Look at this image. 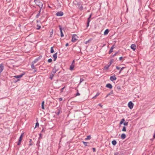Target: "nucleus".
Returning a JSON list of instances; mask_svg holds the SVG:
<instances>
[{"instance_id": "nucleus-11", "label": "nucleus", "mask_w": 155, "mask_h": 155, "mask_svg": "<svg viewBox=\"0 0 155 155\" xmlns=\"http://www.w3.org/2000/svg\"><path fill=\"white\" fill-rule=\"evenodd\" d=\"M24 74H25L24 73L20 75L15 76L14 77L17 78H21Z\"/></svg>"}, {"instance_id": "nucleus-38", "label": "nucleus", "mask_w": 155, "mask_h": 155, "mask_svg": "<svg viewBox=\"0 0 155 155\" xmlns=\"http://www.w3.org/2000/svg\"><path fill=\"white\" fill-rule=\"evenodd\" d=\"M39 125V124L38 122H37L36 123V125H35V127H38Z\"/></svg>"}, {"instance_id": "nucleus-34", "label": "nucleus", "mask_w": 155, "mask_h": 155, "mask_svg": "<svg viewBox=\"0 0 155 155\" xmlns=\"http://www.w3.org/2000/svg\"><path fill=\"white\" fill-rule=\"evenodd\" d=\"M125 68V67H123L122 68H120V71L119 72V74H120V73Z\"/></svg>"}, {"instance_id": "nucleus-18", "label": "nucleus", "mask_w": 155, "mask_h": 155, "mask_svg": "<svg viewBox=\"0 0 155 155\" xmlns=\"http://www.w3.org/2000/svg\"><path fill=\"white\" fill-rule=\"evenodd\" d=\"M109 32V30L108 29H106L104 31V35H107Z\"/></svg>"}, {"instance_id": "nucleus-49", "label": "nucleus", "mask_w": 155, "mask_h": 155, "mask_svg": "<svg viewBox=\"0 0 155 155\" xmlns=\"http://www.w3.org/2000/svg\"><path fill=\"white\" fill-rule=\"evenodd\" d=\"M74 64V60L73 61L71 64Z\"/></svg>"}, {"instance_id": "nucleus-52", "label": "nucleus", "mask_w": 155, "mask_h": 155, "mask_svg": "<svg viewBox=\"0 0 155 155\" xmlns=\"http://www.w3.org/2000/svg\"><path fill=\"white\" fill-rule=\"evenodd\" d=\"M98 105L101 106V107H102V105H101V104H98Z\"/></svg>"}, {"instance_id": "nucleus-29", "label": "nucleus", "mask_w": 155, "mask_h": 155, "mask_svg": "<svg viewBox=\"0 0 155 155\" xmlns=\"http://www.w3.org/2000/svg\"><path fill=\"white\" fill-rule=\"evenodd\" d=\"M83 143H84V145L85 146H87V143H88V142H84V141H82Z\"/></svg>"}, {"instance_id": "nucleus-20", "label": "nucleus", "mask_w": 155, "mask_h": 155, "mask_svg": "<svg viewBox=\"0 0 155 155\" xmlns=\"http://www.w3.org/2000/svg\"><path fill=\"white\" fill-rule=\"evenodd\" d=\"M91 139V137L90 135L87 136V137L85 139V140H89Z\"/></svg>"}, {"instance_id": "nucleus-14", "label": "nucleus", "mask_w": 155, "mask_h": 155, "mask_svg": "<svg viewBox=\"0 0 155 155\" xmlns=\"http://www.w3.org/2000/svg\"><path fill=\"white\" fill-rule=\"evenodd\" d=\"M57 53H56L55 54H54L53 55V58H54V61H55L56 60V59L57 58Z\"/></svg>"}, {"instance_id": "nucleus-27", "label": "nucleus", "mask_w": 155, "mask_h": 155, "mask_svg": "<svg viewBox=\"0 0 155 155\" xmlns=\"http://www.w3.org/2000/svg\"><path fill=\"white\" fill-rule=\"evenodd\" d=\"M54 75L51 74L49 78L51 79V80H52L53 79V78L54 76Z\"/></svg>"}, {"instance_id": "nucleus-42", "label": "nucleus", "mask_w": 155, "mask_h": 155, "mask_svg": "<svg viewBox=\"0 0 155 155\" xmlns=\"http://www.w3.org/2000/svg\"><path fill=\"white\" fill-rule=\"evenodd\" d=\"M58 100L59 101H62L63 99L61 97H60L58 98Z\"/></svg>"}, {"instance_id": "nucleus-47", "label": "nucleus", "mask_w": 155, "mask_h": 155, "mask_svg": "<svg viewBox=\"0 0 155 155\" xmlns=\"http://www.w3.org/2000/svg\"><path fill=\"white\" fill-rule=\"evenodd\" d=\"M118 153H114V155H118Z\"/></svg>"}, {"instance_id": "nucleus-12", "label": "nucleus", "mask_w": 155, "mask_h": 155, "mask_svg": "<svg viewBox=\"0 0 155 155\" xmlns=\"http://www.w3.org/2000/svg\"><path fill=\"white\" fill-rule=\"evenodd\" d=\"M106 87H107L108 88L110 89H111L112 88V85L110 84H107L106 85Z\"/></svg>"}, {"instance_id": "nucleus-10", "label": "nucleus", "mask_w": 155, "mask_h": 155, "mask_svg": "<svg viewBox=\"0 0 155 155\" xmlns=\"http://www.w3.org/2000/svg\"><path fill=\"white\" fill-rule=\"evenodd\" d=\"M131 48L134 51L136 48V45L134 44H132L130 46Z\"/></svg>"}, {"instance_id": "nucleus-30", "label": "nucleus", "mask_w": 155, "mask_h": 155, "mask_svg": "<svg viewBox=\"0 0 155 155\" xmlns=\"http://www.w3.org/2000/svg\"><path fill=\"white\" fill-rule=\"evenodd\" d=\"M40 12H41V10H40L39 12L38 13L37 15L36 16V18H38V17H39V16H40Z\"/></svg>"}, {"instance_id": "nucleus-22", "label": "nucleus", "mask_w": 155, "mask_h": 155, "mask_svg": "<svg viewBox=\"0 0 155 155\" xmlns=\"http://www.w3.org/2000/svg\"><path fill=\"white\" fill-rule=\"evenodd\" d=\"M41 28V27L40 25H36V28L37 30H38L40 29Z\"/></svg>"}, {"instance_id": "nucleus-1", "label": "nucleus", "mask_w": 155, "mask_h": 155, "mask_svg": "<svg viewBox=\"0 0 155 155\" xmlns=\"http://www.w3.org/2000/svg\"><path fill=\"white\" fill-rule=\"evenodd\" d=\"M34 2L36 5L38 6L41 9L43 6V5L41 2L39 0H35Z\"/></svg>"}, {"instance_id": "nucleus-8", "label": "nucleus", "mask_w": 155, "mask_h": 155, "mask_svg": "<svg viewBox=\"0 0 155 155\" xmlns=\"http://www.w3.org/2000/svg\"><path fill=\"white\" fill-rule=\"evenodd\" d=\"M59 28L60 30V31L61 32V37H63L64 36V34H63V32L62 31V29L61 27V25H59Z\"/></svg>"}, {"instance_id": "nucleus-24", "label": "nucleus", "mask_w": 155, "mask_h": 155, "mask_svg": "<svg viewBox=\"0 0 155 155\" xmlns=\"http://www.w3.org/2000/svg\"><path fill=\"white\" fill-rule=\"evenodd\" d=\"M44 101H43L41 103V108L43 109H45V107H44Z\"/></svg>"}, {"instance_id": "nucleus-7", "label": "nucleus", "mask_w": 155, "mask_h": 155, "mask_svg": "<svg viewBox=\"0 0 155 155\" xmlns=\"http://www.w3.org/2000/svg\"><path fill=\"white\" fill-rule=\"evenodd\" d=\"M116 79L117 78L116 77L115 75L113 76H111L110 77V79L112 81H115L116 80Z\"/></svg>"}, {"instance_id": "nucleus-15", "label": "nucleus", "mask_w": 155, "mask_h": 155, "mask_svg": "<svg viewBox=\"0 0 155 155\" xmlns=\"http://www.w3.org/2000/svg\"><path fill=\"white\" fill-rule=\"evenodd\" d=\"M114 48V45L112 46L110 48L109 52V54H110L111 52H112L113 51V49Z\"/></svg>"}, {"instance_id": "nucleus-39", "label": "nucleus", "mask_w": 155, "mask_h": 155, "mask_svg": "<svg viewBox=\"0 0 155 155\" xmlns=\"http://www.w3.org/2000/svg\"><path fill=\"white\" fill-rule=\"evenodd\" d=\"M53 30H52L50 32L51 37V35L53 34Z\"/></svg>"}, {"instance_id": "nucleus-23", "label": "nucleus", "mask_w": 155, "mask_h": 155, "mask_svg": "<svg viewBox=\"0 0 155 155\" xmlns=\"http://www.w3.org/2000/svg\"><path fill=\"white\" fill-rule=\"evenodd\" d=\"M110 65H107L105 66L104 67V69L106 70H107L109 69V68L110 67Z\"/></svg>"}, {"instance_id": "nucleus-28", "label": "nucleus", "mask_w": 155, "mask_h": 155, "mask_svg": "<svg viewBox=\"0 0 155 155\" xmlns=\"http://www.w3.org/2000/svg\"><path fill=\"white\" fill-rule=\"evenodd\" d=\"M84 81V79L83 78H81L80 79V82L78 84V85H79L82 82H83Z\"/></svg>"}, {"instance_id": "nucleus-19", "label": "nucleus", "mask_w": 155, "mask_h": 155, "mask_svg": "<svg viewBox=\"0 0 155 155\" xmlns=\"http://www.w3.org/2000/svg\"><path fill=\"white\" fill-rule=\"evenodd\" d=\"M38 61V58H36L32 62V63L35 64V63L37 62Z\"/></svg>"}, {"instance_id": "nucleus-50", "label": "nucleus", "mask_w": 155, "mask_h": 155, "mask_svg": "<svg viewBox=\"0 0 155 155\" xmlns=\"http://www.w3.org/2000/svg\"><path fill=\"white\" fill-rule=\"evenodd\" d=\"M80 95V94L79 93H77V94H76V95L77 96L79 95Z\"/></svg>"}, {"instance_id": "nucleus-5", "label": "nucleus", "mask_w": 155, "mask_h": 155, "mask_svg": "<svg viewBox=\"0 0 155 155\" xmlns=\"http://www.w3.org/2000/svg\"><path fill=\"white\" fill-rule=\"evenodd\" d=\"M63 15V13L62 12L60 11L57 12L56 13V15L58 16H61Z\"/></svg>"}, {"instance_id": "nucleus-16", "label": "nucleus", "mask_w": 155, "mask_h": 155, "mask_svg": "<svg viewBox=\"0 0 155 155\" xmlns=\"http://www.w3.org/2000/svg\"><path fill=\"white\" fill-rule=\"evenodd\" d=\"M126 137V135L124 134H122L121 136V137L122 139H124Z\"/></svg>"}, {"instance_id": "nucleus-9", "label": "nucleus", "mask_w": 155, "mask_h": 155, "mask_svg": "<svg viewBox=\"0 0 155 155\" xmlns=\"http://www.w3.org/2000/svg\"><path fill=\"white\" fill-rule=\"evenodd\" d=\"M91 14L88 18L87 19V27H88L89 25V22L91 21V20L90 19V18L91 17Z\"/></svg>"}, {"instance_id": "nucleus-55", "label": "nucleus", "mask_w": 155, "mask_h": 155, "mask_svg": "<svg viewBox=\"0 0 155 155\" xmlns=\"http://www.w3.org/2000/svg\"><path fill=\"white\" fill-rule=\"evenodd\" d=\"M108 95H109L108 94L107 95V96H106V97H107L108 96Z\"/></svg>"}, {"instance_id": "nucleus-41", "label": "nucleus", "mask_w": 155, "mask_h": 155, "mask_svg": "<svg viewBox=\"0 0 155 155\" xmlns=\"http://www.w3.org/2000/svg\"><path fill=\"white\" fill-rule=\"evenodd\" d=\"M116 68L117 70H119V69H120V68L119 67H118L117 66H116Z\"/></svg>"}, {"instance_id": "nucleus-25", "label": "nucleus", "mask_w": 155, "mask_h": 155, "mask_svg": "<svg viewBox=\"0 0 155 155\" xmlns=\"http://www.w3.org/2000/svg\"><path fill=\"white\" fill-rule=\"evenodd\" d=\"M124 121H125V119L124 118H123L122 119L120 123V124H121L123 123H124Z\"/></svg>"}, {"instance_id": "nucleus-53", "label": "nucleus", "mask_w": 155, "mask_h": 155, "mask_svg": "<svg viewBox=\"0 0 155 155\" xmlns=\"http://www.w3.org/2000/svg\"><path fill=\"white\" fill-rule=\"evenodd\" d=\"M153 138H155V134H154L153 136Z\"/></svg>"}, {"instance_id": "nucleus-44", "label": "nucleus", "mask_w": 155, "mask_h": 155, "mask_svg": "<svg viewBox=\"0 0 155 155\" xmlns=\"http://www.w3.org/2000/svg\"><path fill=\"white\" fill-rule=\"evenodd\" d=\"M117 53H118V52H116V53H115L114 54H113V57H114V56H115L116 55V54H117Z\"/></svg>"}, {"instance_id": "nucleus-46", "label": "nucleus", "mask_w": 155, "mask_h": 155, "mask_svg": "<svg viewBox=\"0 0 155 155\" xmlns=\"http://www.w3.org/2000/svg\"><path fill=\"white\" fill-rule=\"evenodd\" d=\"M82 8H83V7L81 5V7H80V9L81 10H82Z\"/></svg>"}, {"instance_id": "nucleus-51", "label": "nucleus", "mask_w": 155, "mask_h": 155, "mask_svg": "<svg viewBox=\"0 0 155 155\" xmlns=\"http://www.w3.org/2000/svg\"><path fill=\"white\" fill-rule=\"evenodd\" d=\"M93 151H94V152L95 151V148H93Z\"/></svg>"}, {"instance_id": "nucleus-3", "label": "nucleus", "mask_w": 155, "mask_h": 155, "mask_svg": "<svg viewBox=\"0 0 155 155\" xmlns=\"http://www.w3.org/2000/svg\"><path fill=\"white\" fill-rule=\"evenodd\" d=\"M134 104L132 102L130 101L129 102L128 104V107L130 109H132L133 107Z\"/></svg>"}, {"instance_id": "nucleus-40", "label": "nucleus", "mask_w": 155, "mask_h": 155, "mask_svg": "<svg viewBox=\"0 0 155 155\" xmlns=\"http://www.w3.org/2000/svg\"><path fill=\"white\" fill-rule=\"evenodd\" d=\"M31 141H32V140L31 139H30L29 140V142L30 143L29 144V145L30 146L32 145V144L31 143Z\"/></svg>"}, {"instance_id": "nucleus-2", "label": "nucleus", "mask_w": 155, "mask_h": 155, "mask_svg": "<svg viewBox=\"0 0 155 155\" xmlns=\"http://www.w3.org/2000/svg\"><path fill=\"white\" fill-rule=\"evenodd\" d=\"M23 134H24L23 133H22L21 134V135L19 138L18 141V142L17 144V145H20L21 141L22 139V137H23Z\"/></svg>"}, {"instance_id": "nucleus-32", "label": "nucleus", "mask_w": 155, "mask_h": 155, "mask_svg": "<svg viewBox=\"0 0 155 155\" xmlns=\"http://www.w3.org/2000/svg\"><path fill=\"white\" fill-rule=\"evenodd\" d=\"M31 68H32L33 69H35V67L34 66V64H33L32 63H31Z\"/></svg>"}, {"instance_id": "nucleus-21", "label": "nucleus", "mask_w": 155, "mask_h": 155, "mask_svg": "<svg viewBox=\"0 0 155 155\" xmlns=\"http://www.w3.org/2000/svg\"><path fill=\"white\" fill-rule=\"evenodd\" d=\"M112 143L113 145H115L117 143V142L115 140H113L112 141Z\"/></svg>"}, {"instance_id": "nucleus-31", "label": "nucleus", "mask_w": 155, "mask_h": 155, "mask_svg": "<svg viewBox=\"0 0 155 155\" xmlns=\"http://www.w3.org/2000/svg\"><path fill=\"white\" fill-rule=\"evenodd\" d=\"M53 47H51V53H53L54 52V50L53 49Z\"/></svg>"}, {"instance_id": "nucleus-26", "label": "nucleus", "mask_w": 155, "mask_h": 155, "mask_svg": "<svg viewBox=\"0 0 155 155\" xmlns=\"http://www.w3.org/2000/svg\"><path fill=\"white\" fill-rule=\"evenodd\" d=\"M100 94V93H99L97 92V93L96 94V95L94 96L93 97H92V98L93 99V98H95L96 97H97L98 96H99Z\"/></svg>"}, {"instance_id": "nucleus-33", "label": "nucleus", "mask_w": 155, "mask_h": 155, "mask_svg": "<svg viewBox=\"0 0 155 155\" xmlns=\"http://www.w3.org/2000/svg\"><path fill=\"white\" fill-rule=\"evenodd\" d=\"M126 127L125 126L123 127L122 129L123 131H126Z\"/></svg>"}, {"instance_id": "nucleus-54", "label": "nucleus", "mask_w": 155, "mask_h": 155, "mask_svg": "<svg viewBox=\"0 0 155 155\" xmlns=\"http://www.w3.org/2000/svg\"><path fill=\"white\" fill-rule=\"evenodd\" d=\"M89 41H86V42L85 43V44H87V42Z\"/></svg>"}, {"instance_id": "nucleus-37", "label": "nucleus", "mask_w": 155, "mask_h": 155, "mask_svg": "<svg viewBox=\"0 0 155 155\" xmlns=\"http://www.w3.org/2000/svg\"><path fill=\"white\" fill-rule=\"evenodd\" d=\"M124 124L125 126H127L128 124V122H125L123 123Z\"/></svg>"}, {"instance_id": "nucleus-6", "label": "nucleus", "mask_w": 155, "mask_h": 155, "mask_svg": "<svg viewBox=\"0 0 155 155\" xmlns=\"http://www.w3.org/2000/svg\"><path fill=\"white\" fill-rule=\"evenodd\" d=\"M4 68V66L3 64H0V73H1Z\"/></svg>"}, {"instance_id": "nucleus-17", "label": "nucleus", "mask_w": 155, "mask_h": 155, "mask_svg": "<svg viewBox=\"0 0 155 155\" xmlns=\"http://www.w3.org/2000/svg\"><path fill=\"white\" fill-rule=\"evenodd\" d=\"M57 70H56V69H55V68H54L53 69L51 74L54 75L56 73V72H57Z\"/></svg>"}, {"instance_id": "nucleus-45", "label": "nucleus", "mask_w": 155, "mask_h": 155, "mask_svg": "<svg viewBox=\"0 0 155 155\" xmlns=\"http://www.w3.org/2000/svg\"><path fill=\"white\" fill-rule=\"evenodd\" d=\"M112 63V61H110V64H109V65H110V66Z\"/></svg>"}, {"instance_id": "nucleus-4", "label": "nucleus", "mask_w": 155, "mask_h": 155, "mask_svg": "<svg viewBox=\"0 0 155 155\" xmlns=\"http://www.w3.org/2000/svg\"><path fill=\"white\" fill-rule=\"evenodd\" d=\"M77 37V36L76 35H73L72 36L71 41L73 42H75L77 40V39L76 38Z\"/></svg>"}, {"instance_id": "nucleus-48", "label": "nucleus", "mask_w": 155, "mask_h": 155, "mask_svg": "<svg viewBox=\"0 0 155 155\" xmlns=\"http://www.w3.org/2000/svg\"><path fill=\"white\" fill-rule=\"evenodd\" d=\"M69 45V44L68 43H67L66 44H65V46L66 47H67Z\"/></svg>"}, {"instance_id": "nucleus-43", "label": "nucleus", "mask_w": 155, "mask_h": 155, "mask_svg": "<svg viewBox=\"0 0 155 155\" xmlns=\"http://www.w3.org/2000/svg\"><path fill=\"white\" fill-rule=\"evenodd\" d=\"M122 59H123L122 57H121L119 58V60L120 61H121L122 60Z\"/></svg>"}, {"instance_id": "nucleus-35", "label": "nucleus", "mask_w": 155, "mask_h": 155, "mask_svg": "<svg viewBox=\"0 0 155 155\" xmlns=\"http://www.w3.org/2000/svg\"><path fill=\"white\" fill-rule=\"evenodd\" d=\"M48 62L51 63L52 61V59L51 58H50L48 60Z\"/></svg>"}, {"instance_id": "nucleus-36", "label": "nucleus", "mask_w": 155, "mask_h": 155, "mask_svg": "<svg viewBox=\"0 0 155 155\" xmlns=\"http://www.w3.org/2000/svg\"><path fill=\"white\" fill-rule=\"evenodd\" d=\"M65 87L61 88L60 90V93H62L63 92V90L64 88Z\"/></svg>"}, {"instance_id": "nucleus-13", "label": "nucleus", "mask_w": 155, "mask_h": 155, "mask_svg": "<svg viewBox=\"0 0 155 155\" xmlns=\"http://www.w3.org/2000/svg\"><path fill=\"white\" fill-rule=\"evenodd\" d=\"M74 64H71L70 66V70L71 71H72L74 69Z\"/></svg>"}]
</instances>
